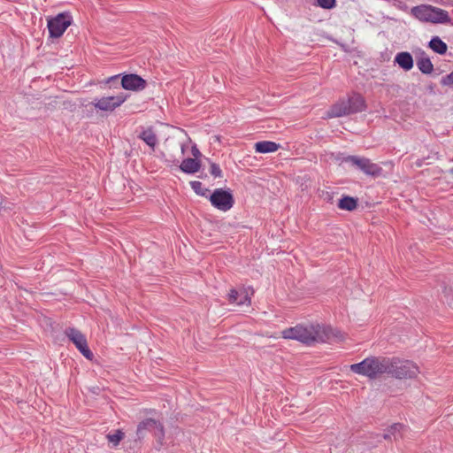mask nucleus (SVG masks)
I'll list each match as a JSON object with an SVG mask.
<instances>
[{"label": "nucleus", "mask_w": 453, "mask_h": 453, "mask_svg": "<svg viewBox=\"0 0 453 453\" xmlns=\"http://www.w3.org/2000/svg\"><path fill=\"white\" fill-rule=\"evenodd\" d=\"M348 161L349 162L350 167L361 171L365 175L379 177L382 174V167L367 157L355 155L349 157Z\"/></svg>", "instance_id": "obj_6"}, {"label": "nucleus", "mask_w": 453, "mask_h": 453, "mask_svg": "<svg viewBox=\"0 0 453 453\" xmlns=\"http://www.w3.org/2000/svg\"><path fill=\"white\" fill-rule=\"evenodd\" d=\"M284 339L296 340L306 345L339 342L344 339L337 329L320 324H299L281 332Z\"/></svg>", "instance_id": "obj_1"}, {"label": "nucleus", "mask_w": 453, "mask_h": 453, "mask_svg": "<svg viewBox=\"0 0 453 453\" xmlns=\"http://www.w3.org/2000/svg\"><path fill=\"white\" fill-rule=\"evenodd\" d=\"M138 138L142 140L152 150L157 144V137L152 127H142Z\"/></svg>", "instance_id": "obj_14"}, {"label": "nucleus", "mask_w": 453, "mask_h": 453, "mask_svg": "<svg viewBox=\"0 0 453 453\" xmlns=\"http://www.w3.org/2000/svg\"><path fill=\"white\" fill-rule=\"evenodd\" d=\"M228 301L230 303L237 305L250 304V297L246 289H230L228 293Z\"/></svg>", "instance_id": "obj_13"}, {"label": "nucleus", "mask_w": 453, "mask_h": 453, "mask_svg": "<svg viewBox=\"0 0 453 453\" xmlns=\"http://www.w3.org/2000/svg\"><path fill=\"white\" fill-rule=\"evenodd\" d=\"M411 13L421 22L449 24L451 21L447 11L430 4L414 6L411 8Z\"/></svg>", "instance_id": "obj_4"}, {"label": "nucleus", "mask_w": 453, "mask_h": 453, "mask_svg": "<svg viewBox=\"0 0 453 453\" xmlns=\"http://www.w3.org/2000/svg\"><path fill=\"white\" fill-rule=\"evenodd\" d=\"M127 99V96L124 93H119L116 96L96 98L92 104L95 108L100 111H112L116 108L119 107Z\"/></svg>", "instance_id": "obj_10"}, {"label": "nucleus", "mask_w": 453, "mask_h": 453, "mask_svg": "<svg viewBox=\"0 0 453 453\" xmlns=\"http://www.w3.org/2000/svg\"><path fill=\"white\" fill-rule=\"evenodd\" d=\"M65 334L86 358L92 359L93 353L88 346L85 335L81 331L69 327L65 329Z\"/></svg>", "instance_id": "obj_11"}, {"label": "nucleus", "mask_w": 453, "mask_h": 453, "mask_svg": "<svg viewBox=\"0 0 453 453\" xmlns=\"http://www.w3.org/2000/svg\"><path fill=\"white\" fill-rule=\"evenodd\" d=\"M394 62L404 71H410L414 64L411 54L407 51L398 52L395 57Z\"/></svg>", "instance_id": "obj_15"}, {"label": "nucleus", "mask_w": 453, "mask_h": 453, "mask_svg": "<svg viewBox=\"0 0 453 453\" xmlns=\"http://www.w3.org/2000/svg\"><path fill=\"white\" fill-rule=\"evenodd\" d=\"M354 155H345L343 153H337L335 156H334V160L339 164V165H342V164H347L349 165V162L348 161V158L350 157H353Z\"/></svg>", "instance_id": "obj_25"}, {"label": "nucleus", "mask_w": 453, "mask_h": 453, "mask_svg": "<svg viewBox=\"0 0 453 453\" xmlns=\"http://www.w3.org/2000/svg\"><path fill=\"white\" fill-rule=\"evenodd\" d=\"M201 167V163L199 160H196V159H193V158H186L184 159L180 165V169L185 173H188V174H193V173H196L199 171Z\"/></svg>", "instance_id": "obj_16"}, {"label": "nucleus", "mask_w": 453, "mask_h": 453, "mask_svg": "<svg viewBox=\"0 0 453 453\" xmlns=\"http://www.w3.org/2000/svg\"><path fill=\"white\" fill-rule=\"evenodd\" d=\"M357 205V201L351 196H343L339 200L338 207L342 210L353 211Z\"/></svg>", "instance_id": "obj_21"}, {"label": "nucleus", "mask_w": 453, "mask_h": 453, "mask_svg": "<svg viewBox=\"0 0 453 453\" xmlns=\"http://www.w3.org/2000/svg\"><path fill=\"white\" fill-rule=\"evenodd\" d=\"M146 84L144 79L134 73L125 74L121 78V86L126 90L140 91L145 88Z\"/></svg>", "instance_id": "obj_12"}, {"label": "nucleus", "mask_w": 453, "mask_h": 453, "mask_svg": "<svg viewBox=\"0 0 453 453\" xmlns=\"http://www.w3.org/2000/svg\"><path fill=\"white\" fill-rule=\"evenodd\" d=\"M449 173L453 174V167L449 170Z\"/></svg>", "instance_id": "obj_31"}, {"label": "nucleus", "mask_w": 453, "mask_h": 453, "mask_svg": "<svg viewBox=\"0 0 453 453\" xmlns=\"http://www.w3.org/2000/svg\"><path fill=\"white\" fill-rule=\"evenodd\" d=\"M211 203L222 211H229L234 203V199L229 190L216 188L210 196Z\"/></svg>", "instance_id": "obj_9"}, {"label": "nucleus", "mask_w": 453, "mask_h": 453, "mask_svg": "<svg viewBox=\"0 0 453 453\" xmlns=\"http://www.w3.org/2000/svg\"><path fill=\"white\" fill-rule=\"evenodd\" d=\"M147 432H150L159 441L165 437V431L162 423L155 418H145L137 426L136 436L142 440L146 436Z\"/></svg>", "instance_id": "obj_8"}, {"label": "nucleus", "mask_w": 453, "mask_h": 453, "mask_svg": "<svg viewBox=\"0 0 453 453\" xmlns=\"http://www.w3.org/2000/svg\"><path fill=\"white\" fill-rule=\"evenodd\" d=\"M404 429V426L400 423L393 424L388 431L383 434V438L385 440H392V438L396 441L398 438L402 437V431Z\"/></svg>", "instance_id": "obj_20"}, {"label": "nucleus", "mask_w": 453, "mask_h": 453, "mask_svg": "<svg viewBox=\"0 0 453 453\" xmlns=\"http://www.w3.org/2000/svg\"><path fill=\"white\" fill-rule=\"evenodd\" d=\"M119 75L111 76L108 79L107 82L111 83L119 80Z\"/></svg>", "instance_id": "obj_29"}, {"label": "nucleus", "mask_w": 453, "mask_h": 453, "mask_svg": "<svg viewBox=\"0 0 453 453\" xmlns=\"http://www.w3.org/2000/svg\"><path fill=\"white\" fill-rule=\"evenodd\" d=\"M123 438L124 433L121 430H117L113 434H109L107 435L108 441L115 446H117Z\"/></svg>", "instance_id": "obj_23"}, {"label": "nucleus", "mask_w": 453, "mask_h": 453, "mask_svg": "<svg viewBox=\"0 0 453 453\" xmlns=\"http://www.w3.org/2000/svg\"><path fill=\"white\" fill-rule=\"evenodd\" d=\"M441 84L448 87L453 86V71L441 79Z\"/></svg>", "instance_id": "obj_27"}, {"label": "nucleus", "mask_w": 453, "mask_h": 453, "mask_svg": "<svg viewBox=\"0 0 453 453\" xmlns=\"http://www.w3.org/2000/svg\"><path fill=\"white\" fill-rule=\"evenodd\" d=\"M210 173L214 178H222V176H223V173H222V171H221L219 165L214 162L210 163Z\"/></svg>", "instance_id": "obj_24"}, {"label": "nucleus", "mask_w": 453, "mask_h": 453, "mask_svg": "<svg viewBox=\"0 0 453 453\" xmlns=\"http://www.w3.org/2000/svg\"><path fill=\"white\" fill-rule=\"evenodd\" d=\"M181 153L184 154L186 151V144L181 143L180 145Z\"/></svg>", "instance_id": "obj_30"}, {"label": "nucleus", "mask_w": 453, "mask_h": 453, "mask_svg": "<svg viewBox=\"0 0 453 453\" xmlns=\"http://www.w3.org/2000/svg\"><path fill=\"white\" fill-rule=\"evenodd\" d=\"M417 66L419 71L424 74H431L434 71V65L425 53L418 59Z\"/></svg>", "instance_id": "obj_18"}, {"label": "nucleus", "mask_w": 453, "mask_h": 453, "mask_svg": "<svg viewBox=\"0 0 453 453\" xmlns=\"http://www.w3.org/2000/svg\"><path fill=\"white\" fill-rule=\"evenodd\" d=\"M366 108L365 101L359 94H353L348 98H343L336 102L326 111L327 118H338L347 116L365 111Z\"/></svg>", "instance_id": "obj_3"}, {"label": "nucleus", "mask_w": 453, "mask_h": 453, "mask_svg": "<svg viewBox=\"0 0 453 453\" xmlns=\"http://www.w3.org/2000/svg\"><path fill=\"white\" fill-rule=\"evenodd\" d=\"M317 4L323 9H332L335 5V0H317Z\"/></svg>", "instance_id": "obj_26"}, {"label": "nucleus", "mask_w": 453, "mask_h": 453, "mask_svg": "<svg viewBox=\"0 0 453 453\" xmlns=\"http://www.w3.org/2000/svg\"><path fill=\"white\" fill-rule=\"evenodd\" d=\"M280 147L279 143L271 141H262L255 143V150L257 153H271L278 150Z\"/></svg>", "instance_id": "obj_17"}, {"label": "nucleus", "mask_w": 453, "mask_h": 453, "mask_svg": "<svg viewBox=\"0 0 453 453\" xmlns=\"http://www.w3.org/2000/svg\"><path fill=\"white\" fill-rule=\"evenodd\" d=\"M73 18L68 12L58 13L53 18L48 19L47 27L50 36L59 38L72 24Z\"/></svg>", "instance_id": "obj_7"}, {"label": "nucleus", "mask_w": 453, "mask_h": 453, "mask_svg": "<svg viewBox=\"0 0 453 453\" xmlns=\"http://www.w3.org/2000/svg\"><path fill=\"white\" fill-rule=\"evenodd\" d=\"M390 365L389 357L371 356L359 363L351 365L349 369L356 374L363 375L372 380L387 373Z\"/></svg>", "instance_id": "obj_2"}, {"label": "nucleus", "mask_w": 453, "mask_h": 453, "mask_svg": "<svg viewBox=\"0 0 453 453\" xmlns=\"http://www.w3.org/2000/svg\"><path fill=\"white\" fill-rule=\"evenodd\" d=\"M191 154L194 157L193 159L198 160V158L202 156L199 149L197 148L196 144H193L191 147Z\"/></svg>", "instance_id": "obj_28"}, {"label": "nucleus", "mask_w": 453, "mask_h": 453, "mask_svg": "<svg viewBox=\"0 0 453 453\" xmlns=\"http://www.w3.org/2000/svg\"><path fill=\"white\" fill-rule=\"evenodd\" d=\"M190 187L195 191L196 194L201 196H206L209 189L204 188L202 182L198 180L190 181Z\"/></svg>", "instance_id": "obj_22"}, {"label": "nucleus", "mask_w": 453, "mask_h": 453, "mask_svg": "<svg viewBox=\"0 0 453 453\" xmlns=\"http://www.w3.org/2000/svg\"><path fill=\"white\" fill-rule=\"evenodd\" d=\"M428 46L433 51L440 55H444L448 50L447 44L439 36H434Z\"/></svg>", "instance_id": "obj_19"}, {"label": "nucleus", "mask_w": 453, "mask_h": 453, "mask_svg": "<svg viewBox=\"0 0 453 453\" xmlns=\"http://www.w3.org/2000/svg\"><path fill=\"white\" fill-rule=\"evenodd\" d=\"M391 365L387 373L397 379L415 377L418 373V366L411 361L389 358Z\"/></svg>", "instance_id": "obj_5"}]
</instances>
